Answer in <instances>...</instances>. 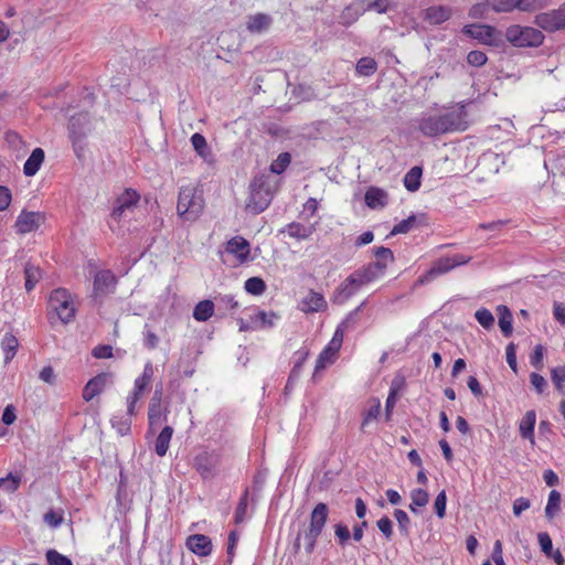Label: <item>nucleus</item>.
Masks as SVG:
<instances>
[{
	"label": "nucleus",
	"instance_id": "52",
	"mask_svg": "<svg viewBox=\"0 0 565 565\" xmlns=\"http://www.w3.org/2000/svg\"><path fill=\"white\" fill-rule=\"evenodd\" d=\"M415 223L416 217L414 215H411L407 218L397 223L391 231V235L408 233L414 227Z\"/></svg>",
	"mask_w": 565,
	"mask_h": 565
},
{
	"label": "nucleus",
	"instance_id": "49",
	"mask_svg": "<svg viewBox=\"0 0 565 565\" xmlns=\"http://www.w3.org/2000/svg\"><path fill=\"white\" fill-rule=\"evenodd\" d=\"M43 521L44 523L52 527V529H56L58 527L63 521H64V515H63V511L62 510H49L44 515H43Z\"/></svg>",
	"mask_w": 565,
	"mask_h": 565
},
{
	"label": "nucleus",
	"instance_id": "3",
	"mask_svg": "<svg viewBox=\"0 0 565 565\" xmlns=\"http://www.w3.org/2000/svg\"><path fill=\"white\" fill-rule=\"evenodd\" d=\"M273 200V190L269 177L259 175L254 178L249 185V196L246 202V210L253 214L265 211Z\"/></svg>",
	"mask_w": 565,
	"mask_h": 565
},
{
	"label": "nucleus",
	"instance_id": "10",
	"mask_svg": "<svg viewBox=\"0 0 565 565\" xmlns=\"http://www.w3.org/2000/svg\"><path fill=\"white\" fill-rule=\"evenodd\" d=\"M462 32L487 45L494 46L500 42L499 32L490 25L469 24L463 26Z\"/></svg>",
	"mask_w": 565,
	"mask_h": 565
},
{
	"label": "nucleus",
	"instance_id": "22",
	"mask_svg": "<svg viewBox=\"0 0 565 565\" xmlns=\"http://www.w3.org/2000/svg\"><path fill=\"white\" fill-rule=\"evenodd\" d=\"M186 546L192 553L199 556H207L212 552V542L203 534L190 535L186 540Z\"/></svg>",
	"mask_w": 565,
	"mask_h": 565
},
{
	"label": "nucleus",
	"instance_id": "55",
	"mask_svg": "<svg viewBox=\"0 0 565 565\" xmlns=\"http://www.w3.org/2000/svg\"><path fill=\"white\" fill-rule=\"evenodd\" d=\"M446 504H447V495H446V491L443 490L437 494V497L435 499V503H434L435 512L439 519H443L446 514Z\"/></svg>",
	"mask_w": 565,
	"mask_h": 565
},
{
	"label": "nucleus",
	"instance_id": "31",
	"mask_svg": "<svg viewBox=\"0 0 565 565\" xmlns=\"http://www.w3.org/2000/svg\"><path fill=\"white\" fill-rule=\"evenodd\" d=\"M278 319V316L274 312H265V311H258L256 315H254L250 320L253 324V329H265V328H271L275 326L276 321Z\"/></svg>",
	"mask_w": 565,
	"mask_h": 565
},
{
	"label": "nucleus",
	"instance_id": "50",
	"mask_svg": "<svg viewBox=\"0 0 565 565\" xmlns=\"http://www.w3.org/2000/svg\"><path fill=\"white\" fill-rule=\"evenodd\" d=\"M475 318L484 329H490L494 324L493 315L486 308L478 309L475 313Z\"/></svg>",
	"mask_w": 565,
	"mask_h": 565
},
{
	"label": "nucleus",
	"instance_id": "23",
	"mask_svg": "<svg viewBox=\"0 0 565 565\" xmlns=\"http://www.w3.org/2000/svg\"><path fill=\"white\" fill-rule=\"evenodd\" d=\"M364 201L370 209H383L388 202V195L383 189L370 186L365 192Z\"/></svg>",
	"mask_w": 565,
	"mask_h": 565
},
{
	"label": "nucleus",
	"instance_id": "45",
	"mask_svg": "<svg viewBox=\"0 0 565 565\" xmlns=\"http://www.w3.org/2000/svg\"><path fill=\"white\" fill-rule=\"evenodd\" d=\"M47 565H73V562L67 556L61 554L54 548H50L45 553Z\"/></svg>",
	"mask_w": 565,
	"mask_h": 565
},
{
	"label": "nucleus",
	"instance_id": "33",
	"mask_svg": "<svg viewBox=\"0 0 565 565\" xmlns=\"http://www.w3.org/2000/svg\"><path fill=\"white\" fill-rule=\"evenodd\" d=\"M321 532L308 526V529L303 532L302 535H298L295 543V547L299 548V542L302 539L307 554H311L316 547V542Z\"/></svg>",
	"mask_w": 565,
	"mask_h": 565
},
{
	"label": "nucleus",
	"instance_id": "40",
	"mask_svg": "<svg viewBox=\"0 0 565 565\" xmlns=\"http://www.w3.org/2000/svg\"><path fill=\"white\" fill-rule=\"evenodd\" d=\"M561 493L552 490L548 494L547 504L545 507V515L547 519H553L559 511Z\"/></svg>",
	"mask_w": 565,
	"mask_h": 565
},
{
	"label": "nucleus",
	"instance_id": "61",
	"mask_svg": "<svg viewBox=\"0 0 565 565\" xmlns=\"http://www.w3.org/2000/svg\"><path fill=\"white\" fill-rule=\"evenodd\" d=\"M388 9L387 0H369L367 4L364 7L365 11H376L377 13H385Z\"/></svg>",
	"mask_w": 565,
	"mask_h": 565
},
{
	"label": "nucleus",
	"instance_id": "8",
	"mask_svg": "<svg viewBox=\"0 0 565 565\" xmlns=\"http://www.w3.org/2000/svg\"><path fill=\"white\" fill-rule=\"evenodd\" d=\"M45 222V214L42 212L22 210L14 222L17 234L25 235L35 232Z\"/></svg>",
	"mask_w": 565,
	"mask_h": 565
},
{
	"label": "nucleus",
	"instance_id": "57",
	"mask_svg": "<svg viewBox=\"0 0 565 565\" xmlns=\"http://www.w3.org/2000/svg\"><path fill=\"white\" fill-rule=\"evenodd\" d=\"M487 60V55L482 51H471L467 55L468 64L477 67L484 65Z\"/></svg>",
	"mask_w": 565,
	"mask_h": 565
},
{
	"label": "nucleus",
	"instance_id": "36",
	"mask_svg": "<svg viewBox=\"0 0 565 565\" xmlns=\"http://www.w3.org/2000/svg\"><path fill=\"white\" fill-rule=\"evenodd\" d=\"M364 13V6L361 2H354L348 6L342 14L341 19L344 24L349 25L358 20V18Z\"/></svg>",
	"mask_w": 565,
	"mask_h": 565
},
{
	"label": "nucleus",
	"instance_id": "32",
	"mask_svg": "<svg viewBox=\"0 0 565 565\" xmlns=\"http://www.w3.org/2000/svg\"><path fill=\"white\" fill-rule=\"evenodd\" d=\"M19 347L18 339L12 333H6L1 340V349L4 354V363H9L15 355Z\"/></svg>",
	"mask_w": 565,
	"mask_h": 565
},
{
	"label": "nucleus",
	"instance_id": "12",
	"mask_svg": "<svg viewBox=\"0 0 565 565\" xmlns=\"http://www.w3.org/2000/svg\"><path fill=\"white\" fill-rule=\"evenodd\" d=\"M537 25L545 31L554 32L565 26V3L558 9L536 15Z\"/></svg>",
	"mask_w": 565,
	"mask_h": 565
},
{
	"label": "nucleus",
	"instance_id": "11",
	"mask_svg": "<svg viewBox=\"0 0 565 565\" xmlns=\"http://www.w3.org/2000/svg\"><path fill=\"white\" fill-rule=\"evenodd\" d=\"M90 129L92 124L87 113H81L70 118L68 131L74 149L77 148V143L86 137Z\"/></svg>",
	"mask_w": 565,
	"mask_h": 565
},
{
	"label": "nucleus",
	"instance_id": "51",
	"mask_svg": "<svg viewBox=\"0 0 565 565\" xmlns=\"http://www.w3.org/2000/svg\"><path fill=\"white\" fill-rule=\"evenodd\" d=\"M334 535L337 537L338 544L342 547H344L348 544L351 537L349 527L343 523H337L334 525Z\"/></svg>",
	"mask_w": 565,
	"mask_h": 565
},
{
	"label": "nucleus",
	"instance_id": "58",
	"mask_svg": "<svg viewBox=\"0 0 565 565\" xmlns=\"http://www.w3.org/2000/svg\"><path fill=\"white\" fill-rule=\"evenodd\" d=\"M247 497H248V491L246 490L244 492V495L241 498V500L237 504V508L235 510V522L236 523H241L245 519L246 511H247Z\"/></svg>",
	"mask_w": 565,
	"mask_h": 565
},
{
	"label": "nucleus",
	"instance_id": "16",
	"mask_svg": "<svg viewBox=\"0 0 565 565\" xmlns=\"http://www.w3.org/2000/svg\"><path fill=\"white\" fill-rule=\"evenodd\" d=\"M216 457L213 454L203 451L194 457L193 467L204 479L215 475Z\"/></svg>",
	"mask_w": 565,
	"mask_h": 565
},
{
	"label": "nucleus",
	"instance_id": "35",
	"mask_svg": "<svg viewBox=\"0 0 565 565\" xmlns=\"http://www.w3.org/2000/svg\"><path fill=\"white\" fill-rule=\"evenodd\" d=\"M213 312L214 303L211 300H202L195 306L193 318L196 321L204 322L213 316Z\"/></svg>",
	"mask_w": 565,
	"mask_h": 565
},
{
	"label": "nucleus",
	"instance_id": "21",
	"mask_svg": "<svg viewBox=\"0 0 565 565\" xmlns=\"http://www.w3.org/2000/svg\"><path fill=\"white\" fill-rule=\"evenodd\" d=\"M116 282V276L110 270H99L94 277V291L97 295L111 292Z\"/></svg>",
	"mask_w": 565,
	"mask_h": 565
},
{
	"label": "nucleus",
	"instance_id": "9",
	"mask_svg": "<svg viewBox=\"0 0 565 565\" xmlns=\"http://www.w3.org/2000/svg\"><path fill=\"white\" fill-rule=\"evenodd\" d=\"M140 195L136 190L126 189L116 200V205L111 212V218L119 222L127 217L137 206Z\"/></svg>",
	"mask_w": 565,
	"mask_h": 565
},
{
	"label": "nucleus",
	"instance_id": "29",
	"mask_svg": "<svg viewBox=\"0 0 565 565\" xmlns=\"http://www.w3.org/2000/svg\"><path fill=\"white\" fill-rule=\"evenodd\" d=\"M450 17L451 9L445 6L429 7L425 12V19L431 24H440Z\"/></svg>",
	"mask_w": 565,
	"mask_h": 565
},
{
	"label": "nucleus",
	"instance_id": "2",
	"mask_svg": "<svg viewBox=\"0 0 565 565\" xmlns=\"http://www.w3.org/2000/svg\"><path fill=\"white\" fill-rule=\"evenodd\" d=\"M204 209V199L202 191L194 185H183L180 188L177 212L184 221L193 222Z\"/></svg>",
	"mask_w": 565,
	"mask_h": 565
},
{
	"label": "nucleus",
	"instance_id": "28",
	"mask_svg": "<svg viewBox=\"0 0 565 565\" xmlns=\"http://www.w3.org/2000/svg\"><path fill=\"white\" fill-rule=\"evenodd\" d=\"M191 143L196 153L207 163L214 162V157L211 149L207 147L206 139L203 135L196 132L191 137Z\"/></svg>",
	"mask_w": 565,
	"mask_h": 565
},
{
	"label": "nucleus",
	"instance_id": "38",
	"mask_svg": "<svg viewBox=\"0 0 565 565\" xmlns=\"http://www.w3.org/2000/svg\"><path fill=\"white\" fill-rule=\"evenodd\" d=\"M487 3L495 12H511L515 9L521 10L520 0H487Z\"/></svg>",
	"mask_w": 565,
	"mask_h": 565
},
{
	"label": "nucleus",
	"instance_id": "26",
	"mask_svg": "<svg viewBox=\"0 0 565 565\" xmlns=\"http://www.w3.org/2000/svg\"><path fill=\"white\" fill-rule=\"evenodd\" d=\"M328 515H329V509H328L327 504L322 503V502L318 503L313 508V510L310 514L309 527L322 533L323 527L328 520Z\"/></svg>",
	"mask_w": 565,
	"mask_h": 565
},
{
	"label": "nucleus",
	"instance_id": "56",
	"mask_svg": "<svg viewBox=\"0 0 565 565\" xmlns=\"http://www.w3.org/2000/svg\"><path fill=\"white\" fill-rule=\"evenodd\" d=\"M377 529L385 536L386 540H391L393 535V522L388 516H382L376 522Z\"/></svg>",
	"mask_w": 565,
	"mask_h": 565
},
{
	"label": "nucleus",
	"instance_id": "18",
	"mask_svg": "<svg viewBox=\"0 0 565 565\" xmlns=\"http://www.w3.org/2000/svg\"><path fill=\"white\" fill-rule=\"evenodd\" d=\"M161 401L162 387L160 386L157 387L156 391L153 392V395L148 406V422L151 428L159 424L162 418L163 420H167V414H163Z\"/></svg>",
	"mask_w": 565,
	"mask_h": 565
},
{
	"label": "nucleus",
	"instance_id": "25",
	"mask_svg": "<svg viewBox=\"0 0 565 565\" xmlns=\"http://www.w3.org/2000/svg\"><path fill=\"white\" fill-rule=\"evenodd\" d=\"M45 153L42 148H35L30 157L26 159L24 166H23V173L25 177H33L35 175L41 166L44 162Z\"/></svg>",
	"mask_w": 565,
	"mask_h": 565
},
{
	"label": "nucleus",
	"instance_id": "46",
	"mask_svg": "<svg viewBox=\"0 0 565 565\" xmlns=\"http://www.w3.org/2000/svg\"><path fill=\"white\" fill-rule=\"evenodd\" d=\"M291 156L288 152H281L269 167L270 171L276 174L282 173L290 164Z\"/></svg>",
	"mask_w": 565,
	"mask_h": 565
},
{
	"label": "nucleus",
	"instance_id": "1",
	"mask_svg": "<svg viewBox=\"0 0 565 565\" xmlns=\"http://www.w3.org/2000/svg\"><path fill=\"white\" fill-rule=\"evenodd\" d=\"M468 127V113L462 103L449 108L443 107L436 111L423 113L417 118V128L426 137L465 131Z\"/></svg>",
	"mask_w": 565,
	"mask_h": 565
},
{
	"label": "nucleus",
	"instance_id": "44",
	"mask_svg": "<svg viewBox=\"0 0 565 565\" xmlns=\"http://www.w3.org/2000/svg\"><path fill=\"white\" fill-rule=\"evenodd\" d=\"M245 290L254 296H259L265 292L266 284L259 277H250L245 281Z\"/></svg>",
	"mask_w": 565,
	"mask_h": 565
},
{
	"label": "nucleus",
	"instance_id": "37",
	"mask_svg": "<svg viewBox=\"0 0 565 565\" xmlns=\"http://www.w3.org/2000/svg\"><path fill=\"white\" fill-rule=\"evenodd\" d=\"M422 168L420 167H413L404 177V185L405 188L411 191L415 192L420 186V178H422Z\"/></svg>",
	"mask_w": 565,
	"mask_h": 565
},
{
	"label": "nucleus",
	"instance_id": "7",
	"mask_svg": "<svg viewBox=\"0 0 565 565\" xmlns=\"http://www.w3.org/2000/svg\"><path fill=\"white\" fill-rule=\"evenodd\" d=\"M154 374V367L151 361H148L141 375H139L134 382V388L127 396V413L129 416L136 414V405L142 397L143 393L149 388Z\"/></svg>",
	"mask_w": 565,
	"mask_h": 565
},
{
	"label": "nucleus",
	"instance_id": "6",
	"mask_svg": "<svg viewBox=\"0 0 565 565\" xmlns=\"http://www.w3.org/2000/svg\"><path fill=\"white\" fill-rule=\"evenodd\" d=\"M507 40L518 47L539 46L543 43V33L532 26L511 25L505 31Z\"/></svg>",
	"mask_w": 565,
	"mask_h": 565
},
{
	"label": "nucleus",
	"instance_id": "47",
	"mask_svg": "<svg viewBox=\"0 0 565 565\" xmlns=\"http://www.w3.org/2000/svg\"><path fill=\"white\" fill-rule=\"evenodd\" d=\"M376 67V62L372 57H362L356 63V72L363 76L372 75Z\"/></svg>",
	"mask_w": 565,
	"mask_h": 565
},
{
	"label": "nucleus",
	"instance_id": "30",
	"mask_svg": "<svg viewBox=\"0 0 565 565\" xmlns=\"http://www.w3.org/2000/svg\"><path fill=\"white\" fill-rule=\"evenodd\" d=\"M173 435V428L166 426L158 435L154 444V451L159 457H163L168 449Z\"/></svg>",
	"mask_w": 565,
	"mask_h": 565
},
{
	"label": "nucleus",
	"instance_id": "42",
	"mask_svg": "<svg viewBox=\"0 0 565 565\" xmlns=\"http://www.w3.org/2000/svg\"><path fill=\"white\" fill-rule=\"evenodd\" d=\"M21 483V477L18 475L9 473L8 476L0 478V490L7 493H13L18 490Z\"/></svg>",
	"mask_w": 565,
	"mask_h": 565
},
{
	"label": "nucleus",
	"instance_id": "62",
	"mask_svg": "<svg viewBox=\"0 0 565 565\" xmlns=\"http://www.w3.org/2000/svg\"><path fill=\"white\" fill-rule=\"evenodd\" d=\"M394 516L398 523L401 531L407 533L409 525V518L407 513L403 510L397 509L394 511Z\"/></svg>",
	"mask_w": 565,
	"mask_h": 565
},
{
	"label": "nucleus",
	"instance_id": "63",
	"mask_svg": "<svg viewBox=\"0 0 565 565\" xmlns=\"http://www.w3.org/2000/svg\"><path fill=\"white\" fill-rule=\"evenodd\" d=\"M17 419L15 408L13 405H7L3 409L1 420L6 425H12Z\"/></svg>",
	"mask_w": 565,
	"mask_h": 565
},
{
	"label": "nucleus",
	"instance_id": "48",
	"mask_svg": "<svg viewBox=\"0 0 565 565\" xmlns=\"http://www.w3.org/2000/svg\"><path fill=\"white\" fill-rule=\"evenodd\" d=\"M551 379L553 384L555 385V388L561 393L564 394V386H565V365H558L551 371Z\"/></svg>",
	"mask_w": 565,
	"mask_h": 565
},
{
	"label": "nucleus",
	"instance_id": "19",
	"mask_svg": "<svg viewBox=\"0 0 565 565\" xmlns=\"http://www.w3.org/2000/svg\"><path fill=\"white\" fill-rule=\"evenodd\" d=\"M273 24V18L267 13H255L246 17V30L250 34H262L269 30Z\"/></svg>",
	"mask_w": 565,
	"mask_h": 565
},
{
	"label": "nucleus",
	"instance_id": "5",
	"mask_svg": "<svg viewBox=\"0 0 565 565\" xmlns=\"http://www.w3.org/2000/svg\"><path fill=\"white\" fill-rule=\"evenodd\" d=\"M50 308L56 312L63 323L71 322L76 313V307L73 296L67 289L57 288L53 290L49 298Z\"/></svg>",
	"mask_w": 565,
	"mask_h": 565
},
{
	"label": "nucleus",
	"instance_id": "39",
	"mask_svg": "<svg viewBox=\"0 0 565 565\" xmlns=\"http://www.w3.org/2000/svg\"><path fill=\"white\" fill-rule=\"evenodd\" d=\"M412 502L409 504V509L412 512L416 513L417 508L425 507L429 501V495L424 489H414L411 492Z\"/></svg>",
	"mask_w": 565,
	"mask_h": 565
},
{
	"label": "nucleus",
	"instance_id": "20",
	"mask_svg": "<svg viewBox=\"0 0 565 565\" xmlns=\"http://www.w3.org/2000/svg\"><path fill=\"white\" fill-rule=\"evenodd\" d=\"M316 232V224H302L291 222L280 230V233L287 234L290 238L305 241L312 236Z\"/></svg>",
	"mask_w": 565,
	"mask_h": 565
},
{
	"label": "nucleus",
	"instance_id": "4",
	"mask_svg": "<svg viewBox=\"0 0 565 565\" xmlns=\"http://www.w3.org/2000/svg\"><path fill=\"white\" fill-rule=\"evenodd\" d=\"M377 265H365L351 275H349L340 285L339 294L344 298L349 299L355 295L362 287L372 284L382 276L375 271Z\"/></svg>",
	"mask_w": 565,
	"mask_h": 565
},
{
	"label": "nucleus",
	"instance_id": "64",
	"mask_svg": "<svg viewBox=\"0 0 565 565\" xmlns=\"http://www.w3.org/2000/svg\"><path fill=\"white\" fill-rule=\"evenodd\" d=\"M553 316L557 322L565 326V306L562 302H554Z\"/></svg>",
	"mask_w": 565,
	"mask_h": 565
},
{
	"label": "nucleus",
	"instance_id": "17",
	"mask_svg": "<svg viewBox=\"0 0 565 565\" xmlns=\"http://www.w3.org/2000/svg\"><path fill=\"white\" fill-rule=\"evenodd\" d=\"M111 382L110 373H100L90 379L83 390V398L86 402L92 401L95 396L100 394L108 383Z\"/></svg>",
	"mask_w": 565,
	"mask_h": 565
},
{
	"label": "nucleus",
	"instance_id": "41",
	"mask_svg": "<svg viewBox=\"0 0 565 565\" xmlns=\"http://www.w3.org/2000/svg\"><path fill=\"white\" fill-rule=\"evenodd\" d=\"M24 275H25V289L28 291H31L41 278V270L39 267H36L34 265L26 264L25 268H24Z\"/></svg>",
	"mask_w": 565,
	"mask_h": 565
},
{
	"label": "nucleus",
	"instance_id": "15",
	"mask_svg": "<svg viewBox=\"0 0 565 565\" xmlns=\"http://www.w3.org/2000/svg\"><path fill=\"white\" fill-rule=\"evenodd\" d=\"M225 252L235 256L239 264L248 260L250 254V246L247 239L242 236L231 238L225 246Z\"/></svg>",
	"mask_w": 565,
	"mask_h": 565
},
{
	"label": "nucleus",
	"instance_id": "43",
	"mask_svg": "<svg viewBox=\"0 0 565 565\" xmlns=\"http://www.w3.org/2000/svg\"><path fill=\"white\" fill-rule=\"evenodd\" d=\"M365 305V302H362L354 311H352L351 313H349V316L347 317V319L344 321H342L335 329L334 333H333V337H332V341H335L338 342L339 344L342 345V342H343V337H344V329L348 327L349 322L351 320L354 319V317L356 316L358 311L361 310V308Z\"/></svg>",
	"mask_w": 565,
	"mask_h": 565
},
{
	"label": "nucleus",
	"instance_id": "13",
	"mask_svg": "<svg viewBox=\"0 0 565 565\" xmlns=\"http://www.w3.org/2000/svg\"><path fill=\"white\" fill-rule=\"evenodd\" d=\"M470 260V257L463 256V255H454L451 257H441L437 259L430 270L427 273V275L430 278H435L439 275L446 274L449 270L456 268L457 266L468 264Z\"/></svg>",
	"mask_w": 565,
	"mask_h": 565
},
{
	"label": "nucleus",
	"instance_id": "14",
	"mask_svg": "<svg viewBox=\"0 0 565 565\" xmlns=\"http://www.w3.org/2000/svg\"><path fill=\"white\" fill-rule=\"evenodd\" d=\"M327 307L328 303L323 295L315 290H309L298 305L299 310L305 313L320 312L326 310Z\"/></svg>",
	"mask_w": 565,
	"mask_h": 565
},
{
	"label": "nucleus",
	"instance_id": "34",
	"mask_svg": "<svg viewBox=\"0 0 565 565\" xmlns=\"http://www.w3.org/2000/svg\"><path fill=\"white\" fill-rule=\"evenodd\" d=\"M499 327L505 337L512 333V313L507 306L500 305L497 308Z\"/></svg>",
	"mask_w": 565,
	"mask_h": 565
},
{
	"label": "nucleus",
	"instance_id": "53",
	"mask_svg": "<svg viewBox=\"0 0 565 565\" xmlns=\"http://www.w3.org/2000/svg\"><path fill=\"white\" fill-rule=\"evenodd\" d=\"M337 355L322 350L316 361L315 373L320 372L326 369L328 365L332 364L335 361Z\"/></svg>",
	"mask_w": 565,
	"mask_h": 565
},
{
	"label": "nucleus",
	"instance_id": "54",
	"mask_svg": "<svg viewBox=\"0 0 565 565\" xmlns=\"http://www.w3.org/2000/svg\"><path fill=\"white\" fill-rule=\"evenodd\" d=\"M530 382L537 394H543L548 386L547 381L544 379V376L535 372L530 374Z\"/></svg>",
	"mask_w": 565,
	"mask_h": 565
},
{
	"label": "nucleus",
	"instance_id": "27",
	"mask_svg": "<svg viewBox=\"0 0 565 565\" xmlns=\"http://www.w3.org/2000/svg\"><path fill=\"white\" fill-rule=\"evenodd\" d=\"M374 256L376 257V260L369 263V265H377L379 267L375 269V271L383 276L387 265L394 262L393 252L387 247L381 246L374 249Z\"/></svg>",
	"mask_w": 565,
	"mask_h": 565
},
{
	"label": "nucleus",
	"instance_id": "59",
	"mask_svg": "<svg viewBox=\"0 0 565 565\" xmlns=\"http://www.w3.org/2000/svg\"><path fill=\"white\" fill-rule=\"evenodd\" d=\"M544 347L542 344L535 345L533 353L530 356L531 364L536 369L543 367Z\"/></svg>",
	"mask_w": 565,
	"mask_h": 565
},
{
	"label": "nucleus",
	"instance_id": "24",
	"mask_svg": "<svg viewBox=\"0 0 565 565\" xmlns=\"http://www.w3.org/2000/svg\"><path fill=\"white\" fill-rule=\"evenodd\" d=\"M536 424V413L533 409L527 411L519 423V431L523 439L534 444V428Z\"/></svg>",
	"mask_w": 565,
	"mask_h": 565
},
{
	"label": "nucleus",
	"instance_id": "60",
	"mask_svg": "<svg viewBox=\"0 0 565 565\" xmlns=\"http://www.w3.org/2000/svg\"><path fill=\"white\" fill-rule=\"evenodd\" d=\"M537 541H539V544H540V547H541L542 552L545 555H550L552 553V550H553V543H552V539L548 535V533H546V532L539 533L537 534Z\"/></svg>",
	"mask_w": 565,
	"mask_h": 565
}]
</instances>
